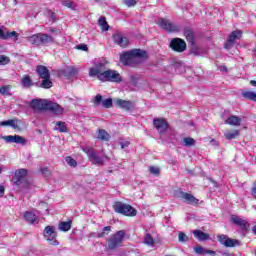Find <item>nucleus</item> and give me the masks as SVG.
Listing matches in <instances>:
<instances>
[{"instance_id":"1","label":"nucleus","mask_w":256,"mask_h":256,"mask_svg":"<svg viewBox=\"0 0 256 256\" xmlns=\"http://www.w3.org/2000/svg\"><path fill=\"white\" fill-rule=\"evenodd\" d=\"M107 65H109V62L105 59L95 62L94 67L89 69V77H97V79L102 81V83H121L123 81L121 74H119L116 70H106Z\"/></svg>"},{"instance_id":"2","label":"nucleus","mask_w":256,"mask_h":256,"mask_svg":"<svg viewBox=\"0 0 256 256\" xmlns=\"http://www.w3.org/2000/svg\"><path fill=\"white\" fill-rule=\"evenodd\" d=\"M30 107L37 111H51L54 115H61L63 113V107L59 104L48 101L45 99H33L30 102Z\"/></svg>"},{"instance_id":"3","label":"nucleus","mask_w":256,"mask_h":256,"mask_svg":"<svg viewBox=\"0 0 256 256\" xmlns=\"http://www.w3.org/2000/svg\"><path fill=\"white\" fill-rule=\"evenodd\" d=\"M142 59H147V52L141 49H134L120 55V61L123 65L134 67L141 63Z\"/></svg>"},{"instance_id":"4","label":"nucleus","mask_w":256,"mask_h":256,"mask_svg":"<svg viewBox=\"0 0 256 256\" xmlns=\"http://www.w3.org/2000/svg\"><path fill=\"white\" fill-rule=\"evenodd\" d=\"M123 241H125V231L119 230L108 238L107 247L110 251H113L117 249V247H121V245H123Z\"/></svg>"},{"instance_id":"5","label":"nucleus","mask_w":256,"mask_h":256,"mask_svg":"<svg viewBox=\"0 0 256 256\" xmlns=\"http://www.w3.org/2000/svg\"><path fill=\"white\" fill-rule=\"evenodd\" d=\"M27 41L28 43H31V45H36V47H39V45H49V43H53V38L51 35L38 33L28 37Z\"/></svg>"},{"instance_id":"6","label":"nucleus","mask_w":256,"mask_h":256,"mask_svg":"<svg viewBox=\"0 0 256 256\" xmlns=\"http://www.w3.org/2000/svg\"><path fill=\"white\" fill-rule=\"evenodd\" d=\"M115 213H120V215H125L126 217H135L137 215V210L129 204H124L117 202L113 205Z\"/></svg>"},{"instance_id":"7","label":"nucleus","mask_w":256,"mask_h":256,"mask_svg":"<svg viewBox=\"0 0 256 256\" xmlns=\"http://www.w3.org/2000/svg\"><path fill=\"white\" fill-rule=\"evenodd\" d=\"M43 237L45 241L49 243V245H53L57 247L59 245V241L57 240V230L55 226H46L43 231Z\"/></svg>"},{"instance_id":"8","label":"nucleus","mask_w":256,"mask_h":256,"mask_svg":"<svg viewBox=\"0 0 256 256\" xmlns=\"http://www.w3.org/2000/svg\"><path fill=\"white\" fill-rule=\"evenodd\" d=\"M156 23L160 29H164V31H167L168 33H175L176 31H179V27L177 25L171 23L165 18L158 19Z\"/></svg>"},{"instance_id":"9","label":"nucleus","mask_w":256,"mask_h":256,"mask_svg":"<svg viewBox=\"0 0 256 256\" xmlns=\"http://www.w3.org/2000/svg\"><path fill=\"white\" fill-rule=\"evenodd\" d=\"M83 151L94 165H103V158L99 157L93 148L86 147L83 148Z\"/></svg>"},{"instance_id":"10","label":"nucleus","mask_w":256,"mask_h":256,"mask_svg":"<svg viewBox=\"0 0 256 256\" xmlns=\"http://www.w3.org/2000/svg\"><path fill=\"white\" fill-rule=\"evenodd\" d=\"M0 39L4 41L9 39L17 41L19 39V34L16 31L9 32L5 26H0Z\"/></svg>"},{"instance_id":"11","label":"nucleus","mask_w":256,"mask_h":256,"mask_svg":"<svg viewBox=\"0 0 256 256\" xmlns=\"http://www.w3.org/2000/svg\"><path fill=\"white\" fill-rule=\"evenodd\" d=\"M217 237L219 244L224 245V247H237L239 245L238 240L231 239L225 234H219Z\"/></svg>"},{"instance_id":"12","label":"nucleus","mask_w":256,"mask_h":256,"mask_svg":"<svg viewBox=\"0 0 256 256\" xmlns=\"http://www.w3.org/2000/svg\"><path fill=\"white\" fill-rule=\"evenodd\" d=\"M170 47L173 51L183 53L187 49V44L181 38H174L171 40Z\"/></svg>"},{"instance_id":"13","label":"nucleus","mask_w":256,"mask_h":256,"mask_svg":"<svg viewBox=\"0 0 256 256\" xmlns=\"http://www.w3.org/2000/svg\"><path fill=\"white\" fill-rule=\"evenodd\" d=\"M2 139L6 143H16V145H27V140L19 135H8V136H3Z\"/></svg>"},{"instance_id":"14","label":"nucleus","mask_w":256,"mask_h":256,"mask_svg":"<svg viewBox=\"0 0 256 256\" xmlns=\"http://www.w3.org/2000/svg\"><path fill=\"white\" fill-rule=\"evenodd\" d=\"M114 105L116 107H119L120 109H123L124 111H131L133 107H135V104L129 100H123L120 98L114 99Z\"/></svg>"},{"instance_id":"15","label":"nucleus","mask_w":256,"mask_h":256,"mask_svg":"<svg viewBox=\"0 0 256 256\" xmlns=\"http://www.w3.org/2000/svg\"><path fill=\"white\" fill-rule=\"evenodd\" d=\"M153 124H154L156 131H158V133H160V135H163V133H165L167 131L168 124H167V121H165V119L155 118L153 120Z\"/></svg>"},{"instance_id":"16","label":"nucleus","mask_w":256,"mask_h":256,"mask_svg":"<svg viewBox=\"0 0 256 256\" xmlns=\"http://www.w3.org/2000/svg\"><path fill=\"white\" fill-rule=\"evenodd\" d=\"M177 197H179V199H183L190 205H197V203H199V199L195 198V196L187 192H178Z\"/></svg>"},{"instance_id":"17","label":"nucleus","mask_w":256,"mask_h":256,"mask_svg":"<svg viewBox=\"0 0 256 256\" xmlns=\"http://www.w3.org/2000/svg\"><path fill=\"white\" fill-rule=\"evenodd\" d=\"M243 35V32L241 30L233 31L229 37L227 42L225 43V49H229V47H232V45L235 43L236 39H240Z\"/></svg>"},{"instance_id":"18","label":"nucleus","mask_w":256,"mask_h":256,"mask_svg":"<svg viewBox=\"0 0 256 256\" xmlns=\"http://www.w3.org/2000/svg\"><path fill=\"white\" fill-rule=\"evenodd\" d=\"M231 221L232 223H234V225H237L238 227H240V229H243L244 231L249 229V223L247 222V220L239 216L232 215Z\"/></svg>"},{"instance_id":"19","label":"nucleus","mask_w":256,"mask_h":256,"mask_svg":"<svg viewBox=\"0 0 256 256\" xmlns=\"http://www.w3.org/2000/svg\"><path fill=\"white\" fill-rule=\"evenodd\" d=\"M114 43L119 45V47H127L129 45V39L121 33H116L113 35Z\"/></svg>"},{"instance_id":"20","label":"nucleus","mask_w":256,"mask_h":256,"mask_svg":"<svg viewBox=\"0 0 256 256\" xmlns=\"http://www.w3.org/2000/svg\"><path fill=\"white\" fill-rule=\"evenodd\" d=\"M24 219L27 223H30V225H37V223H39V216L36 212H25Z\"/></svg>"},{"instance_id":"21","label":"nucleus","mask_w":256,"mask_h":256,"mask_svg":"<svg viewBox=\"0 0 256 256\" xmlns=\"http://www.w3.org/2000/svg\"><path fill=\"white\" fill-rule=\"evenodd\" d=\"M36 72L38 73L40 79H50L51 78V73H49V69L47 67L40 65L37 66Z\"/></svg>"},{"instance_id":"22","label":"nucleus","mask_w":256,"mask_h":256,"mask_svg":"<svg viewBox=\"0 0 256 256\" xmlns=\"http://www.w3.org/2000/svg\"><path fill=\"white\" fill-rule=\"evenodd\" d=\"M0 127H12V129H19V120L15 118V119L1 121Z\"/></svg>"},{"instance_id":"23","label":"nucleus","mask_w":256,"mask_h":256,"mask_svg":"<svg viewBox=\"0 0 256 256\" xmlns=\"http://www.w3.org/2000/svg\"><path fill=\"white\" fill-rule=\"evenodd\" d=\"M243 119L238 116H230L225 120L226 125H233L234 127H239Z\"/></svg>"},{"instance_id":"24","label":"nucleus","mask_w":256,"mask_h":256,"mask_svg":"<svg viewBox=\"0 0 256 256\" xmlns=\"http://www.w3.org/2000/svg\"><path fill=\"white\" fill-rule=\"evenodd\" d=\"M196 255H217V252L209 249H205L203 246L194 247Z\"/></svg>"},{"instance_id":"25","label":"nucleus","mask_w":256,"mask_h":256,"mask_svg":"<svg viewBox=\"0 0 256 256\" xmlns=\"http://www.w3.org/2000/svg\"><path fill=\"white\" fill-rule=\"evenodd\" d=\"M14 177L16 179V184L19 185V183L27 177V169H18L14 173Z\"/></svg>"},{"instance_id":"26","label":"nucleus","mask_w":256,"mask_h":256,"mask_svg":"<svg viewBox=\"0 0 256 256\" xmlns=\"http://www.w3.org/2000/svg\"><path fill=\"white\" fill-rule=\"evenodd\" d=\"M97 139L100 141H109L111 139V135L105 129H99L97 131Z\"/></svg>"},{"instance_id":"27","label":"nucleus","mask_w":256,"mask_h":256,"mask_svg":"<svg viewBox=\"0 0 256 256\" xmlns=\"http://www.w3.org/2000/svg\"><path fill=\"white\" fill-rule=\"evenodd\" d=\"M193 234H194V237L198 239V241H207V239H209V234L201 230H194Z\"/></svg>"},{"instance_id":"28","label":"nucleus","mask_w":256,"mask_h":256,"mask_svg":"<svg viewBox=\"0 0 256 256\" xmlns=\"http://www.w3.org/2000/svg\"><path fill=\"white\" fill-rule=\"evenodd\" d=\"M21 85L25 89H28V87H33V80L31 79V76L24 75L21 79Z\"/></svg>"},{"instance_id":"29","label":"nucleus","mask_w":256,"mask_h":256,"mask_svg":"<svg viewBox=\"0 0 256 256\" xmlns=\"http://www.w3.org/2000/svg\"><path fill=\"white\" fill-rule=\"evenodd\" d=\"M72 223L73 222L71 220L66 222H60L58 225L59 231H63L64 233H66L67 231H70Z\"/></svg>"},{"instance_id":"30","label":"nucleus","mask_w":256,"mask_h":256,"mask_svg":"<svg viewBox=\"0 0 256 256\" xmlns=\"http://www.w3.org/2000/svg\"><path fill=\"white\" fill-rule=\"evenodd\" d=\"M224 137H226L228 141H231L232 139H236L237 137H239V130H227L224 133Z\"/></svg>"},{"instance_id":"31","label":"nucleus","mask_w":256,"mask_h":256,"mask_svg":"<svg viewBox=\"0 0 256 256\" xmlns=\"http://www.w3.org/2000/svg\"><path fill=\"white\" fill-rule=\"evenodd\" d=\"M184 36L189 43H195V33L191 29H185Z\"/></svg>"},{"instance_id":"32","label":"nucleus","mask_w":256,"mask_h":256,"mask_svg":"<svg viewBox=\"0 0 256 256\" xmlns=\"http://www.w3.org/2000/svg\"><path fill=\"white\" fill-rule=\"evenodd\" d=\"M98 24L100 25L102 31H109V24H107V20L105 17H100L98 20Z\"/></svg>"},{"instance_id":"33","label":"nucleus","mask_w":256,"mask_h":256,"mask_svg":"<svg viewBox=\"0 0 256 256\" xmlns=\"http://www.w3.org/2000/svg\"><path fill=\"white\" fill-rule=\"evenodd\" d=\"M43 89H51L53 87V82L49 78H42V82L40 85Z\"/></svg>"},{"instance_id":"34","label":"nucleus","mask_w":256,"mask_h":256,"mask_svg":"<svg viewBox=\"0 0 256 256\" xmlns=\"http://www.w3.org/2000/svg\"><path fill=\"white\" fill-rule=\"evenodd\" d=\"M56 130L60 131V133H67V124L61 121L56 122Z\"/></svg>"},{"instance_id":"35","label":"nucleus","mask_w":256,"mask_h":256,"mask_svg":"<svg viewBox=\"0 0 256 256\" xmlns=\"http://www.w3.org/2000/svg\"><path fill=\"white\" fill-rule=\"evenodd\" d=\"M144 243L145 245H149L150 247H153L155 245V240L153 239V236H151V234H145Z\"/></svg>"},{"instance_id":"36","label":"nucleus","mask_w":256,"mask_h":256,"mask_svg":"<svg viewBox=\"0 0 256 256\" xmlns=\"http://www.w3.org/2000/svg\"><path fill=\"white\" fill-rule=\"evenodd\" d=\"M109 233H111V226H105L102 229V232L97 233V237H98V239H101V238L105 237V235H109Z\"/></svg>"},{"instance_id":"37","label":"nucleus","mask_w":256,"mask_h":256,"mask_svg":"<svg viewBox=\"0 0 256 256\" xmlns=\"http://www.w3.org/2000/svg\"><path fill=\"white\" fill-rule=\"evenodd\" d=\"M182 145H183L184 147H193V145H195V139L189 138V137L184 138V139L182 140Z\"/></svg>"},{"instance_id":"38","label":"nucleus","mask_w":256,"mask_h":256,"mask_svg":"<svg viewBox=\"0 0 256 256\" xmlns=\"http://www.w3.org/2000/svg\"><path fill=\"white\" fill-rule=\"evenodd\" d=\"M102 107L105 109H111V107H113V99L107 98L102 100Z\"/></svg>"},{"instance_id":"39","label":"nucleus","mask_w":256,"mask_h":256,"mask_svg":"<svg viewBox=\"0 0 256 256\" xmlns=\"http://www.w3.org/2000/svg\"><path fill=\"white\" fill-rule=\"evenodd\" d=\"M0 95H11V86L6 85L0 87Z\"/></svg>"},{"instance_id":"40","label":"nucleus","mask_w":256,"mask_h":256,"mask_svg":"<svg viewBox=\"0 0 256 256\" xmlns=\"http://www.w3.org/2000/svg\"><path fill=\"white\" fill-rule=\"evenodd\" d=\"M242 97H244V99H249L250 101H253V97H255V92L244 91L242 92Z\"/></svg>"},{"instance_id":"41","label":"nucleus","mask_w":256,"mask_h":256,"mask_svg":"<svg viewBox=\"0 0 256 256\" xmlns=\"http://www.w3.org/2000/svg\"><path fill=\"white\" fill-rule=\"evenodd\" d=\"M178 241H179L180 243H187V241H189V237H187V235H185V233L180 232V233L178 234Z\"/></svg>"},{"instance_id":"42","label":"nucleus","mask_w":256,"mask_h":256,"mask_svg":"<svg viewBox=\"0 0 256 256\" xmlns=\"http://www.w3.org/2000/svg\"><path fill=\"white\" fill-rule=\"evenodd\" d=\"M65 161L70 167H77V161L73 159L72 157L68 156L65 158Z\"/></svg>"},{"instance_id":"43","label":"nucleus","mask_w":256,"mask_h":256,"mask_svg":"<svg viewBox=\"0 0 256 256\" xmlns=\"http://www.w3.org/2000/svg\"><path fill=\"white\" fill-rule=\"evenodd\" d=\"M62 5L64 7H67L68 9H75V3H73V1H71V0L63 1Z\"/></svg>"},{"instance_id":"44","label":"nucleus","mask_w":256,"mask_h":256,"mask_svg":"<svg viewBox=\"0 0 256 256\" xmlns=\"http://www.w3.org/2000/svg\"><path fill=\"white\" fill-rule=\"evenodd\" d=\"M10 61L9 57L0 55V65H9Z\"/></svg>"},{"instance_id":"45","label":"nucleus","mask_w":256,"mask_h":256,"mask_svg":"<svg viewBox=\"0 0 256 256\" xmlns=\"http://www.w3.org/2000/svg\"><path fill=\"white\" fill-rule=\"evenodd\" d=\"M94 105H101V103H103V96H101V94H98L94 97L93 100Z\"/></svg>"},{"instance_id":"46","label":"nucleus","mask_w":256,"mask_h":256,"mask_svg":"<svg viewBox=\"0 0 256 256\" xmlns=\"http://www.w3.org/2000/svg\"><path fill=\"white\" fill-rule=\"evenodd\" d=\"M149 171L152 175H159V167L151 166Z\"/></svg>"},{"instance_id":"47","label":"nucleus","mask_w":256,"mask_h":256,"mask_svg":"<svg viewBox=\"0 0 256 256\" xmlns=\"http://www.w3.org/2000/svg\"><path fill=\"white\" fill-rule=\"evenodd\" d=\"M124 3H125V5H127V7H133L137 3V1L136 0H124Z\"/></svg>"},{"instance_id":"48","label":"nucleus","mask_w":256,"mask_h":256,"mask_svg":"<svg viewBox=\"0 0 256 256\" xmlns=\"http://www.w3.org/2000/svg\"><path fill=\"white\" fill-rule=\"evenodd\" d=\"M40 171H41L42 175H49V168H47V167H42L40 169Z\"/></svg>"},{"instance_id":"49","label":"nucleus","mask_w":256,"mask_h":256,"mask_svg":"<svg viewBox=\"0 0 256 256\" xmlns=\"http://www.w3.org/2000/svg\"><path fill=\"white\" fill-rule=\"evenodd\" d=\"M121 149H127V147H129V141H125V142H121Z\"/></svg>"},{"instance_id":"50","label":"nucleus","mask_w":256,"mask_h":256,"mask_svg":"<svg viewBox=\"0 0 256 256\" xmlns=\"http://www.w3.org/2000/svg\"><path fill=\"white\" fill-rule=\"evenodd\" d=\"M77 49H81V51H87V45H85V44L78 45Z\"/></svg>"},{"instance_id":"51","label":"nucleus","mask_w":256,"mask_h":256,"mask_svg":"<svg viewBox=\"0 0 256 256\" xmlns=\"http://www.w3.org/2000/svg\"><path fill=\"white\" fill-rule=\"evenodd\" d=\"M5 195V187L3 185H0V197H3Z\"/></svg>"},{"instance_id":"52","label":"nucleus","mask_w":256,"mask_h":256,"mask_svg":"<svg viewBox=\"0 0 256 256\" xmlns=\"http://www.w3.org/2000/svg\"><path fill=\"white\" fill-rule=\"evenodd\" d=\"M219 70L225 72V71H227V67L226 66H220Z\"/></svg>"},{"instance_id":"53","label":"nucleus","mask_w":256,"mask_h":256,"mask_svg":"<svg viewBox=\"0 0 256 256\" xmlns=\"http://www.w3.org/2000/svg\"><path fill=\"white\" fill-rule=\"evenodd\" d=\"M250 85H252V87H256V81L255 80H251L250 81Z\"/></svg>"},{"instance_id":"54","label":"nucleus","mask_w":256,"mask_h":256,"mask_svg":"<svg viewBox=\"0 0 256 256\" xmlns=\"http://www.w3.org/2000/svg\"><path fill=\"white\" fill-rule=\"evenodd\" d=\"M252 101H254V103H256V93L254 92V96L252 98Z\"/></svg>"},{"instance_id":"55","label":"nucleus","mask_w":256,"mask_h":256,"mask_svg":"<svg viewBox=\"0 0 256 256\" xmlns=\"http://www.w3.org/2000/svg\"><path fill=\"white\" fill-rule=\"evenodd\" d=\"M49 31H50V33H53V31H55V30L54 29H50Z\"/></svg>"},{"instance_id":"56","label":"nucleus","mask_w":256,"mask_h":256,"mask_svg":"<svg viewBox=\"0 0 256 256\" xmlns=\"http://www.w3.org/2000/svg\"><path fill=\"white\" fill-rule=\"evenodd\" d=\"M2 171H3V169H2V168H0V173H2Z\"/></svg>"}]
</instances>
